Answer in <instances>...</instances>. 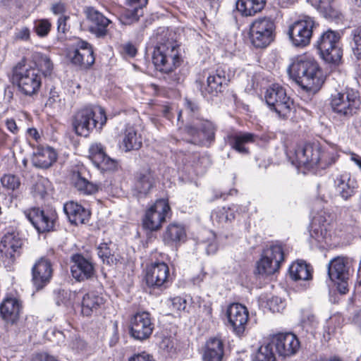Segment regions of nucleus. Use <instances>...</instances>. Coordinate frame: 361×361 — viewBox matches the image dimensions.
Listing matches in <instances>:
<instances>
[{
  "instance_id": "3",
  "label": "nucleus",
  "mask_w": 361,
  "mask_h": 361,
  "mask_svg": "<svg viewBox=\"0 0 361 361\" xmlns=\"http://www.w3.org/2000/svg\"><path fill=\"white\" fill-rule=\"evenodd\" d=\"M106 120V112L103 108L86 105L75 111L71 118V125L77 135L87 137L94 129H102Z\"/></svg>"
},
{
  "instance_id": "48",
  "label": "nucleus",
  "mask_w": 361,
  "mask_h": 361,
  "mask_svg": "<svg viewBox=\"0 0 361 361\" xmlns=\"http://www.w3.org/2000/svg\"><path fill=\"white\" fill-rule=\"evenodd\" d=\"M357 182H339L336 185V191L344 200H348L355 193Z\"/></svg>"
},
{
  "instance_id": "9",
  "label": "nucleus",
  "mask_w": 361,
  "mask_h": 361,
  "mask_svg": "<svg viewBox=\"0 0 361 361\" xmlns=\"http://www.w3.org/2000/svg\"><path fill=\"white\" fill-rule=\"evenodd\" d=\"M319 26L314 18L301 15L288 25L286 33L294 47L304 48L310 44L314 32Z\"/></svg>"
},
{
  "instance_id": "53",
  "label": "nucleus",
  "mask_w": 361,
  "mask_h": 361,
  "mask_svg": "<svg viewBox=\"0 0 361 361\" xmlns=\"http://www.w3.org/2000/svg\"><path fill=\"white\" fill-rule=\"evenodd\" d=\"M267 306L272 312H281L284 310L286 303L281 298L273 296L268 300Z\"/></svg>"
},
{
  "instance_id": "6",
  "label": "nucleus",
  "mask_w": 361,
  "mask_h": 361,
  "mask_svg": "<svg viewBox=\"0 0 361 361\" xmlns=\"http://www.w3.org/2000/svg\"><path fill=\"white\" fill-rule=\"evenodd\" d=\"M66 58L70 63L79 71L87 72L93 67L96 55L92 44L80 37L66 48Z\"/></svg>"
},
{
  "instance_id": "40",
  "label": "nucleus",
  "mask_w": 361,
  "mask_h": 361,
  "mask_svg": "<svg viewBox=\"0 0 361 361\" xmlns=\"http://www.w3.org/2000/svg\"><path fill=\"white\" fill-rule=\"evenodd\" d=\"M238 211V207L233 205L229 207H222L212 212V219L219 223L231 221L235 217V212Z\"/></svg>"
},
{
  "instance_id": "26",
  "label": "nucleus",
  "mask_w": 361,
  "mask_h": 361,
  "mask_svg": "<svg viewBox=\"0 0 361 361\" xmlns=\"http://www.w3.org/2000/svg\"><path fill=\"white\" fill-rule=\"evenodd\" d=\"M353 267V259L348 257L338 256L328 264V275L331 281L349 279Z\"/></svg>"
},
{
  "instance_id": "35",
  "label": "nucleus",
  "mask_w": 361,
  "mask_h": 361,
  "mask_svg": "<svg viewBox=\"0 0 361 361\" xmlns=\"http://www.w3.org/2000/svg\"><path fill=\"white\" fill-rule=\"evenodd\" d=\"M122 145L126 152L138 150L142 146L141 134L133 126L126 127L123 133Z\"/></svg>"
},
{
  "instance_id": "45",
  "label": "nucleus",
  "mask_w": 361,
  "mask_h": 361,
  "mask_svg": "<svg viewBox=\"0 0 361 361\" xmlns=\"http://www.w3.org/2000/svg\"><path fill=\"white\" fill-rule=\"evenodd\" d=\"M318 8L326 18L333 20L340 18V12L332 5V4L329 0L320 1Z\"/></svg>"
},
{
  "instance_id": "58",
  "label": "nucleus",
  "mask_w": 361,
  "mask_h": 361,
  "mask_svg": "<svg viewBox=\"0 0 361 361\" xmlns=\"http://www.w3.org/2000/svg\"><path fill=\"white\" fill-rule=\"evenodd\" d=\"M14 39L17 41L29 42L31 39L30 30L27 27H23L18 30L14 35Z\"/></svg>"
},
{
  "instance_id": "59",
  "label": "nucleus",
  "mask_w": 361,
  "mask_h": 361,
  "mask_svg": "<svg viewBox=\"0 0 361 361\" xmlns=\"http://www.w3.org/2000/svg\"><path fill=\"white\" fill-rule=\"evenodd\" d=\"M66 5L61 1L54 2L51 5L50 11L55 16H66Z\"/></svg>"
},
{
  "instance_id": "56",
  "label": "nucleus",
  "mask_w": 361,
  "mask_h": 361,
  "mask_svg": "<svg viewBox=\"0 0 361 361\" xmlns=\"http://www.w3.org/2000/svg\"><path fill=\"white\" fill-rule=\"evenodd\" d=\"M120 49L121 54L125 57L134 58L137 54V48L131 42L121 44Z\"/></svg>"
},
{
  "instance_id": "33",
  "label": "nucleus",
  "mask_w": 361,
  "mask_h": 361,
  "mask_svg": "<svg viewBox=\"0 0 361 361\" xmlns=\"http://www.w3.org/2000/svg\"><path fill=\"white\" fill-rule=\"evenodd\" d=\"M186 238L185 227L180 224H170L166 228L163 235V240L166 244L176 245Z\"/></svg>"
},
{
  "instance_id": "23",
  "label": "nucleus",
  "mask_w": 361,
  "mask_h": 361,
  "mask_svg": "<svg viewBox=\"0 0 361 361\" xmlns=\"http://www.w3.org/2000/svg\"><path fill=\"white\" fill-rule=\"evenodd\" d=\"M169 269L164 262H154L147 268L145 279L150 287H161L169 282Z\"/></svg>"
},
{
  "instance_id": "19",
  "label": "nucleus",
  "mask_w": 361,
  "mask_h": 361,
  "mask_svg": "<svg viewBox=\"0 0 361 361\" xmlns=\"http://www.w3.org/2000/svg\"><path fill=\"white\" fill-rule=\"evenodd\" d=\"M89 157L94 166L102 173H112L118 171L119 164L117 160L110 158L102 144H93L89 149Z\"/></svg>"
},
{
  "instance_id": "41",
  "label": "nucleus",
  "mask_w": 361,
  "mask_h": 361,
  "mask_svg": "<svg viewBox=\"0 0 361 361\" xmlns=\"http://www.w3.org/2000/svg\"><path fill=\"white\" fill-rule=\"evenodd\" d=\"M52 28V24L48 18H39L34 20L33 32L39 38L47 37Z\"/></svg>"
},
{
  "instance_id": "57",
  "label": "nucleus",
  "mask_w": 361,
  "mask_h": 361,
  "mask_svg": "<svg viewBox=\"0 0 361 361\" xmlns=\"http://www.w3.org/2000/svg\"><path fill=\"white\" fill-rule=\"evenodd\" d=\"M354 47L353 48L354 54L361 59V27L353 31Z\"/></svg>"
},
{
  "instance_id": "7",
  "label": "nucleus",
  "mask_w": 361,
  "mask_h": 361,
  "mask_svg": "<svg viewBox=\"0 0 361 361\" xmlns=\"http://www.w3.org/2000/svg\"><path fill=\"white\" fill-rule=\"evenodd\" d=\"M324 203L322 199L316 200L312 208V216L310 238L316 243H322L331 237L333 228L334 217L331 213L324 208Z\"/></svg>"
},
{
  "instance_id": "64",
  "label": "nucleus",
  "mask_w": 361,
  "mask_h": 361,
  "mask_svg": "<svg viewBox=\"0 0 361 361\" xmlns=\"http://www.w3.org/2000/svg\"><path fill=\"white\" fill-rule=\"evenodd\" d=\"M149 0H126V5L127 7L137 8L142 11L148 4Z\"/></svg>"
},
{
  "instance_id": "44",
  "label": "nucleus",
  "mask_w": 361,
  "mask_h": 361,
  "mask_svg": "<svg viewBox=\"0 0 361 361\" xmlns=\"http://www.w3.org/2000/svg\"><path fill=\"white\" fill-rule=\"evenodd\" d=\"M253 361H275L274 352L269 343L258 348L253 356Z\"/></svg>"
},
{
  "instance_id": "42",
  "label": "nucleus",
  "mask_w": 361,
  "mask_h": 361,
  "mask_svg": "<svg viewBox=\"0 0 361 361\" xmlns=\"http://www.w3.org/2000/svg\"><path fill=\"white\" fill-rule=\"evenodd\" d=\"M300 324L306 332L314 334L318 327L319 322L314 314L306 311L302 313Z\"/></svg>"
},
{
  "instance_id": "8",
  "label": "nucleus",
  "mask_w": 361,
  "mask_h": 361,
  "mask_svg": "<svg viewBox=\"0 0 361 361\" xmlns=\"http://www.w3.org/2000/svg\"><path fill=\"white\" fill-rule=\"evenodd\" d=\"M276 36V23L271 17H259L250 25L248 37L255 49H266L275 40Z\"/></svg>"
},
{
  "instance_id": "47",
  "label": "nucleus",
  "mask_w": 361,
  "mask_h": 361,
  "mask_svg": "<svg viewBox=\"0 0 361 361\" xmlns=\"http://www.w3.org/2000/svg\"><path fill=\"white\" fill-rule=\"evenodd\" d=\"M74 187L80 195H90L99 191L100 187L93 182H74Z\"/></svg>"
},
{
  "instance_id": "5",
  "label": "nucleus",
  "mask_w": 361,
  "mask_h": 361,
  "mask_svg": "<svg viewBox=\"0 0 361 361\" xmlns=\"http://www.w3.org/2000/svg\"><path fill=\"white\" fill-rule=\"evenodd\" d=\"M231 81L230 75L225 67L218 66L215 70H204L196 79L195 83L204 97H218L228 87Z\"/></svg>"
},
{
  "instance_id": "51",
  "label": "nucleus",
  "mask_w": 361,
  "mask_h": 361,
  "mask_svg": "<svg viewBox=\"0 0 361 361\" xmlns=\"http://www.w3.org/2000/svg\"><path fill=\"white\" fill-rule=\"evenodd\" d=\"M136 180H153L155 179V173L149 165L143 166L135 175Z\"/></svg>"
},
{
  "instance_id": "62",
  "label": "nucleus",
  "mask_w": 361,
  "mask_h": 361,
  "mask_svg": "<svg viewBox=\"0 0 361 361\" xmlns=\"http://www.w3.org/2000/svg\"><path fill=\"white\" fill-rule=\"evenodd\" d=\"M128 361H156L153 356L147 352L135 353L128 358Z\"/></svg>"
},
{
  "instance_id": "17",
  "label": "nucleus",
  "mask_w": 361,
  "mask_h": 361,
  "mask_svg": "<svg viewBox=\"0 0 361 361\" xmlns=\"http://www.w3.org/2000/svg\"><path fill=\"white\" fill-rule=\"evenodd\" d=\"M154 324L148 312H138L130 319V333L133 338L144 341L149 338Z\"/></svg>"
},
{
  "instance_id": "21",
  "label": "nucleus",
  "mask_w": 361,
  "mask_h": 361,
  "mask_svg": "<svg viewBox=\"0 0 361 361\" xmlns=\"http://www.w3.org/2000/svg\"><path fill=\"white\" fill-rule=\"evenodd\" d=\"M26 216L39 233L49 232L54 228L57 214L54 210H41L32 208Z\"/></svg>"
},
{
  "instance_id": "1",
  "label": "nucleus",
  "mask_w": 361,
  "mask_h": 361,
  "mask_svg": "<svg viewBox=\"0 0 361 361\" xmlns=\"http://www.w3.org/2000/svg\"><path fill=\"white\" fill-rule=\"evenodd\" d=\"M154 38L152 59L156 70L166 74L174 72L183 62L176 33L169 28L159 27Z\"/></svg>"
},
{
  "instance_id": "38",
  "label": "nucleus",
  "mask_w": 361,
  "mask_h": 361,
  "mask_svg": "<svg viewBox=\"0 0 361 361\" xmlns=\"http://www.w3.org/2000/svg\"><path fill=\"white\" fill-rule=\"evenodd\" d=\"M267 0H238L236 9L243 16H252L265 6Z\"/></svg>"
},
{
  "instance_id": "36",
  "label": "nucleus",
  "mask_w": 361,
  "mask_h": 361,
  "mask_svg": "<svg viewBox=\"0 0 361 361\" xmlns=\"http://www.w3.org/2000/svg\"><path fill=\"white\" fill-rule=\"evenodd\" d=\"M289 275L295 281H309L312 279V269L310 264L302 260L293 262L289 267Z\"/></svg>"
},
{
  "instance_id": "29",
  "label": "nucleus",
  "mask_w": 361,
  "mask_h": 361,
  "mask_svg": "<svg viewBox=\"0 0 361 361\" xmlns=\"http://www.w3.org/2000/svg\"><path fill=\"white\" fill-rule=\"evenodd\" d=\"M21 309V302L18 299L7 297L0 305V314L6 322L13 324L18 319Z\"/></svg>"
},
{
  "instance_id": "34",
  "label": "nucleus",
  "mask_w": 361,
  "mask_h": 361,
  "mask_svg": "<svg viewBox=\"0 0 361 361\" xmlns=\"http://www.w3.org/2000/svg\"><path fill=\"white\" fill-rule=\"evenodd\" d=\"M105 300L101 295L96 292H90L82 297V313L83 315L90 316L94 312L104 305Z\"/></svg>"
},
{
  "instance_id": "61",
  "label": "nucleus",
  "mask_w": 361,
  "mask_h": 361,
  "mask_svg": "<svg viewBox=\"0 0 361 361\" xmlns=\"http://www.w3.org/2000/svg\"><path fill=\"white\" fill-rule=\"evenodd\" d=\"M6 129L13 135H16L20 132V127L17 125L15 118H7L4 121Z\"/></svg>"
},
{
  "instance_id": "15",
  "label": "nucleus",
  "mask_w": 361,
  "mask_h": 361,
  "mask_svg": "<svg viewBox=\"0 0 361 361\" xmlns=\"http://www.w3.org/2000/svg\"><path fill=\"white\" fill-rule=\"evenodd\" d=\"M171 212L168 199L157 200L145 212L143 227L150 231L159 230Z\"/></svg>"
},
{
  "instance_id": "54",
  "label": "nucleus",
  "mask_w": 361,
  "mask_h": 361,
  "mask_svg": "<svg viewBox=\"0 0 361 361\" xmlns=\"http://www.w3.org/2000/svg\"><path fill=\"white\" fill-rule=\"evenodd\" d=\"M169 307L172 311L179 313L186 308L187 300L185 298L177 296L170 299Z\"/></svg>"
},
{
  "instance_id": "63",
  "label": "nucleus",
  "mask_w": 361,
  "mask_h": 361,
  "mask_svg": "<svg viewBox=\"0 0 361 361\" xmlns=\"http://www.w3.org/2000/svg\"><path fill=\"white\" fill-rule=\"evenodd\" d=\"M185 106L192 116H197L200 112V106L198 104L194 101L185 99Z\"/></svg>"
},
{
  "instance_id": "46",
  "label": "nucleus",
  "mask_w": 361,
  "mask_h": 361,
  "mask_svg": "<svg viewBox=\"0 0 361 361\" xmlns=\"http://www.w3.org/2000/svg\"><path fill=\"white\" fill-rule=\"evenodd\" d=\"M91 178L89 170L83 164L75 165L70 171L71 180H90Z\"/></svg>"
},
{
  "instance_id": "28",
  "label": "nucleus",
  "mask_w": 361,
  "mask_h": 361,
  "mask_svg": "<svg viewBox=\"0 0 361 361\" xmlns=\"http://www.w3.org/2000/svg\"><path fill=\"white\" fill-rule=\"evenodd\" d=\"M258 139V135L250 132H238L228 135V143L230 147L241 154L250 153L248 145L255 143Z\"/></svg>"
},
{
  "instance_id": "55",
  "label": "nucleus",
  "mask_w": 361,
  "mask_h": 361,
  "mask_svg": "<svg viewBox=\"0 0 361 361\" xmlns=\"http://www.w3.org/2000/svg\"><path fill=\"white\" fill-rule=\"evenodd\" d=\"M60 91L55 86H52L49 92L46 106L53 107L55 104L61 102Z\"/></svg>"
},
{
  "instance_id": "30",
  "label": "nucleus",
  "mask_w": 361,
  "mask_h": 361,
  "mask_svg": "<svg viewBox=\"0 0 361 361\" xmlns=\"http://www.w3.org/2000/svg\"><path fill=\"white\" fill-rule=\"evenodd\" d=\"M63 210L71 224L78 225L88 220L90 212L77 202L71 201L63 206Z\"/></svg>"
},
{
  "instance_id": "39",
  "label": "nucleus",
  "mask_w": 361,
  "mask_h": 361,
  "mask_svg": "<svg viewBox=\"0 0 361 361\" xmlns=\"http://www.w3.org/2000/svg\"><path fill=\"white\" fill-rule=\"evenodd\" d=\"M338 157L339 156L334 148L331 147H322L321 146L318 160L319 161L317 162L315 168L325 169L334 164L337 161Z\"/></svg>"
},
{
  "instance_id": "43",
  "label": "nucleus",
  "mask_w": 361,
  "mask_h": 361,
  "mask_svg": "<svg viewBox=\"0 0 361 361\" xmlns=\"http://www.w3.org/2000/svg\"><path fill=\"white\" fill-rule=\"evenodd\" d=\"M143 16V11L127 7L123 11L120 16V20L124 25H131L137 22L141 16Z\"/></svg>"
},
{
  "instance_id": "22",
  "label": "nucleus",
  "mask_w": 361,
  "mask_h": 361,
  "mask_svg": "<svg viewBox=\"0 0 361 361\" xmlns=\"http://www.w3.org/2000/svg\"><path fill=\"white\" fill-rule=\"evenodd\" d=\"M228 324L238 336L242 335L246 328L249 312L247 307L240 303L230 305L226 311Z\"/></svg>"
},
{
  "instance_id": "14",
  "label": "nucleus",
  "mask_w": 361,
  "mask_h": 361,
  "mask_svg": "<svg viewBox=\"0 0 361 361\" xmlns=\"http://www.w3.org/2000/svg\"><path fill=\"white\" fill-rule=\"evenodd\" d=\"M23 240L13 228H8L0 241V259L6 266L12 264L20 256Z\"/></svg>"
},
{
  "instance_id": "49",
  "label": "nucleus",
  "mask_w": 361,
  "mask_h": 361,
  "mask_svg": "<svg viewBox=\"0 0 361 361\" xmlns=\"http://www.w3.org/2000/svg\"><path fill=\"white\" fill-rule=\"evenodd\" d=\"M152 188V182H134L132 187L133 195L141 198L145 197Z\"/></svg>"
},
{
  "instance_id": "4",
  "label": "nucleus",
  "mask_w": 361,
  "mask_h": 361,
  "mask_svg": "<svg viewBox=\"0 0 361 361\" xmlns=\"http://www.w3.org/2000/svg\"><path fill=\"white\" fill-rule=\"evenodd\" d=\"M39 71L31 66L18 63L12 69V83L24 97L37 96L42 86L43 78Z\"/></svg>"
},
{
  "instance_id": "27",
  "label": "nucleus",
  "mask_w": 361,
  "mask_h": 361,
  "mask_svg": "<svg viewBox=\"0 0 361 361\" xmlns=\"http://www.w3.org/2000/svg\"><path fill=\"white\" fill-rule=\"evenodd\" d=\"M72 262L71 274L77 281H83L94 276V267L90 259L77 254L72 257Z\"/></svg>"
},
{
  "instance_id": "52",
  "label": "nucleus",
  "mask_w": 361,
  "mask_h": 361,
  "mask_svg": "<svg viewBox=\"0 0 361 361\" xmlns=\"http://www.w3.org/2000/svg\"><path fill=\"white\" fill-rule=\"evenodd\" d=\"M192 302L197 304L200 312L204 317L210 319L212 317V303L209 301H205L201 298L197 297L192 300Z\"/></svg>"
},
{
  "instance_id": "16",
  "label": "nucleus",
  "mask_w": 361,
  "mask_h": 361,
  "mask_svg": "<svg viewBox=\"0 0 361 361\" xmlns=\"http://www.w3.org/2000/svg\"><path fill=\"white\" fill-rule=\"evenodd\" d=\"M284 260V253L281 245H272L264 250L257 262L259 274L271 275L277 271Z\"/></svg>"
},
{
  "instance_id": "50",
  "label": "nucleus",
  "mask_w": 361,
  "mask_h": 361,
  "mask_svg": "<svg viewBox=\"0 0 361 361\" xmlns=\"http://www.w3.org/2000/svg\"><path fill=\"white\" fill-rule=\"evenodd\" d=\"M98 256L101 258L103 262L110 264L114 262V255L111 254V248L106 243H101L98 247Z\"/></svg>"
},
{
  "instance_id": "32",
  "label": "nucleus",
  "mask_w": 361,
  "mask_h": 361,
  "mask_svg": "<svg viewBox=\"0 0 361 361\" xmlns=\"http://www.w3.org/2000/svg\"><path fill=\"white\" fill-rule=\"evenodd\" d=\"M32 66L37 68L43 78L51 76L54 71V63L50 56L46 54L35 51L31 55Z\"/></svg>"
},
{
  "instance_id": "2",
  "label": "nucleus",
  "mask_w": 361,
  "mask_h": 361,
  "mask_svg": "<svg viewBox=\"0 0 361 361\" xmlns=\"http://www.w3.org/2000/svg\"><path fill=\"white\" fill-rule=\"evenodd\" d=\"M288 71L303 90L310 93L317 92L326 79L318 62L307 54L297 56Z\"/></svg>"
},
{
  "instance_id": "60",
  "label": "nucleus",
  "mask_w": 361,
  "mask_h": 361,
  "mask_svg": "<svg viewBox=\"0 0 361 361\" xmlns=\"http://www.w3.org/2000/svg\"><path fill=\"white\" fill-rule=\"evenodd\" d=\"M70 19L68 15L59 16L57 19V31L59 33L66 34L68 30L67 24L68 20Z\"/></svg>"
},
{
  "instance_id": "18",
  "label": "nucleus",
  "mask_w": 361,
  "mask_h": 361,
  "mask_svg": "<svg viewBox=\"0 0 361 361\" xmlns=\"http://www.w3.org/2000/svg\"><path fill=\"white\" fill-rule=\"evenodd\" d=\"M269 343L273 350L283 357L295 355L300 348L299 340L292 333L278 334Z\"/></svg>"
},
{
  "instance_id": "10",
  "label": "nucleus",
  "mask_w": 361,
  "mask_h": 361,
  "mask_svg": "<svg viewBox=\"0 0 361 361\" xmlns=\"http://www.w3.org/2000/svg\"><path fill=\"white\" fill-rule=\"evenodd\" d=\"M264 99L269 109L282 120H287L295 110L293 100L279 83H273L267 88Z\"/></svg>"
},
{
  "instance_id": "31",
  "label": "nucleus",
  "mask_w": 361,
  "mask_h": 361,
  "mask_svg": "<svg viewBox=\"0 0 361 361\" xmlns=\"http://www.w3.org/2000/svg\"><path fill=\"white\" fill-rule=\"evenodd\" d=\"M224 356V343L217 337L210 338L206 343L203 361H221Z\"/></svg>"
},
{
  "instance_id": "20",
  "label": "nucleus",
  "mask_w": 361,
  "mask_h": 361,
  "mask_svg": "<svg viewBox=\"0 0 361 361\" xmlns=\"http://www.w3.org/2000/svg\"><path fill=\"white\" fill-rule=\"evenodd\" d=\"M90 23L88 30L97 38H104L109 33V26L112 21L94 7L90 6L85 11Z\"/></svg>"
},
{
  "instance_id": "37",
  "label": "nucleus",
  "mask_w": 361,
  "mask_h": 361,
  "mask_svg": "<svg viewBox=\"0 0 361 361\" xmlns=\"http://www.w3.org/2000/svg\"><path fill=\"white\" fill-rule=\"evenodd\" d=\"M57 159V154L51 147L39 149L32 158L33 164L38 168L47 169Z\"/></svg>"
},
{
  "instance_id": "24",
  "label": "nucleus",
  "mask_w": 361,
  "mask_h": 361,
  "mask_svg": "<svg viewBox=\"0 0 361 361\" xmlns=\"http://www.w3.org/2000/svg\"><path fill=\"white\" fill-rule=\"evenodd\" d=\"M52 276V267L50 261L41 258L32 267V281L37 290H40L47 286Z\"/></svg>"
},
{
  "instance_id": "25",
  "label": "nucleus",
  "mask_w": 361,
  "mask_h": 361,
  "mask_svg": "<svg viewBox=\"0 0 361 361\" xmlns=\"http://www.w3.org/2000/svg\"><path fill=\"white\" fill-rule=\"evenodd\" d=\"M321 145L319 143H305L298 146L295 151L296 161L299 165L315 168L319 161Z\"/></svg>"
},
{
  "instance_id": "13",
  "label": "nucleus",
  "mask_w": 361,
  "mask_h": 361,
  "mask_svg": "<svg viewBox=\"0 0 361 361\" xmlns=\"http://www.w3.org/2000/svg\"><path fill=\"white\" fill-rule=\"evenodd\" d=\"M197 123L185 126L184 133L190 137L188 141L195 145L211 144L215 140L216 127L211 121L197 117Z\"/></svg>"
},
{
  "instance_id": "12",
  "label": "nucleus",
  "mask_w": 361,
  "mask_h": 361,
  "mask_svg": "<svg viewBox=\"0 0 361 361\" xmlns=\"http://www.w3.org/2000/svg\"><path fill=\"white\" fill-rule=\"evenodd\" d=\"M330 105L339 116L348 119L356 114L361 106L359 92L353 89L331 94Z\"/></svg>"
},
{
  "instance_id": "11",
  "label": "nucleus",
  "mask_w": 361,
  "mask_h": 361,
  "mask_svg": "<svg viewBox=\"0 0 361 361\" xmlns=\"http://www.w3.org/2000/svg\"><path fill=\"white\" fill-rule=\"evenodd\" d=\"M340 39V34L331 30L324 32L319 37L315 47L326 63L334 66L340 63L343 56Z\"/></svg>"
}]
</instances>
